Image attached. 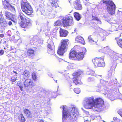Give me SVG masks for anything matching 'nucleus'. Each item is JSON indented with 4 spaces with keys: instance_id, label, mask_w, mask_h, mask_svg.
<instances>
[{
    "instance_id": "nucleus-28",
    "label": "nucleus",
    "mask_w": 122,
    "mask_h": 122,
    "mask_svg": "<svg viewBox=\"0 0 122 122\" xmlns=\"http://www.w3.org/2000/svg\"><path fill=\"white\" fill-rule=\"evenodd\" d=\"M18 119L20 122H25V119L22 113H20L18 117Z\"/></svg>"
},
{
    "instance_id": "nucleus-40",
    "label": "nucleus",
    "mask_w": 122,
    "mask_h": 122,
    "mask_svg": "<svg viewBox=\"0 0 122 122\" xmlns=\"http://www.w3.org/2000/svg\"><path fill=\"white\" fill-rule=\"evenodd\" d=\"M117 112L122 117V108L119 110L117 111Z\"/></svg>"
},
{
    "instance_id": "nucleus-23",
    "label": "nucleus",
    "mask_w": 122,
    "mask_h": 122,
    "mask_svg": "<svg viewBox=\"0 0 122 122\" xmlns=\"http://www.w3.org/2000/svg\"><path fill=\"white\" fill-rule=\"evenodd\" d=\"M94 36L92 35L89 36L88 37L89 41L91 43H96L97 41V39H94Z\"/></svg>"
},
{
    "instance_id": "nucleus-1",
    "label": "nucleus",
    "mask_w": 122,
    "mask_h": 122,
    "mask_svg": "<svg viewBox=\"0 0 122 122\" xmlns=\"http://www.w3.org/2000/svg\"><path fill=\"white\" fill-rule=\"evenodd\" d=\"M104 105V101L101 98H97L94 100L93 97L87 98L86 100V103L84 104V107L86 109L91 108L95 109L97 111L100 109Z\"/></svg>"
},
{
    "instance_id": "nucleus-8",
    "label": "nucleus",
    "mask_w": 122,
    "mask_h": 122,
    "mask_svg": "<svg viewBox=\"0 0 122 122\" xmlns=\"http://www.w3.org/2000/svg\"><path fill=\"white\" fill-rule=\"evenodd\" d=\"M92 61L95 68L98 67H103L105 63L103 58L101 57H96L92 60Z\"/></svg>"
},
{
    "instance_id": "nucleus-37",
    "label": "nucleus",
    "mask_w": 122,
    "mask_h": 122,
    "mask_svg": "<svg viewBox=\"0 0 122 122\" xmlns=\"http://www.w3.org/2000/svg\"><path fill=\"white\" fill-rule=\"evenodd\" d=\"M92 20H96L97 21H101L100 20L98 19V18L96 17L95 16L93 15H92Z\"/></svg>"
},
{
    "instance_id": "nucleus-26",
    "label": "nucleus",
    "mask_w": 122,
    "mask_h": 122,
    "mask_svg": "<svg viewBox=\"0 0 122 122\" xmlns=\"http://www.w3.org/2000/svg\"><path fill=\"white\" fill-rule=\"evenodd\" d=\"M73 15L74 18L77 21L79 20L81 18L79 14L77 12H74L73 13Z\"/></svg>"
},
{
    "instance_id": "nucleus-47",
    "label": "nucleus",
    "mask_w": 122,
    "mask_h": 122,
    "mask_svg": "<svg viewBox=\"0 0 122 122\" xmlns=\"http://www.w3.org/2000/svg\"><path fill=\"white\" fill-rule=\"evenodd\" d=\"M12 73H15V75H16L18 74V73L16 72L15 71H13L12 72Z\"/></svg>"
},
{
    "instance_id": "nucleus-38",
    "label": "nucleus",
    "mask_w": 122,
    "mask_h": 122,
    "mask_svg": "<svg viewBox=\"0 0 122 122\" xmlns=\"http://www.w3.org/2000/svg\"><path fill=\"white\" fill-rule=\"evenodd\" d=\"M113 119V122H119V120L117 117H114Z\"/></svg>"
},
{
    "instance_id": "nucleus-48",
    "label": "nucleus",
    "mask_w": 122,
    "mask_h": 122,
    "mask_svg": "<svg viewBox=\"0 0 122 122\" xmlns=\"http://www.w3.org/2000/svg\"><path fill=\"white\" fill-rule=\"evenodd\" d=\"M84 122H90V121L87 120H86Z\"/></svg>"
},
{
    "instance_id": "nucleus-41",
    "label": "nucleus",
    "mask_w": 122,
    "mask_h": 122,
    "mask_svg": "<svg viewBox=\"0 0 122 122\" xmlns=\"http://www.w3.org/2000/svg\"><path fill=\"white\" fill-rule=\"evenodd\" d=\"M102 4H107V0H102L101 2Z\"/></svg>"
},
{
    "instance_id": "nucleus-13",
    "label": "nucleus",
    "mask_w": 122,
    "mask_h": 122,
    "mask_svg": "<svg viewBox=\"0 0 122 122\" xmlns=\"http://www.w3.org/2000/svg\"><path fill=\"white\" fill-rule=\"evenodd\" d=\"M26 52V56L29 58L33 59L36 56L35 50L31 48L28 49Z\"/></svg>"
},
{
    "instance_id": "nucleus-27",
    "label": "nucleus",
    "mask_w": 122,
    "mask_h": 122,
    "mask_svg": "<svg viewBox=\"0 0 122 122\" xmlns=\"http://www.w3.org/2000/svg\"><path fill=\"white\" fill-rule=\"evenodd\" d=\"M24 114L26 116H27L28 117H29L31 116V113L29 110L27 109H25L23 110Z\"/></svg>"
},
{
    "instance_id": "nucleus-45",
    "label": "nucleus",
    "mask_w": 122,
    "mask_h": 122,
    "mask_svg": "<svg viewBox=\"0 0 122 122\" xmlns=\"http://www.w3.org/2000/svg\"><path fill=\"white\" fill-rule=\"evenodd\" d=\"M8 24L9 25H11L12 24V22L11 21H9L8 23Z\"/></svg>"
},
{
    "instance_id": "nucleus-25",
    "label": "nucleus",
    "mask_w": 122,
    "mask_h": 122,
    "mask_svg": "<svg viewBox=\"0 0 122 122\" xmlns=\"http://www.w3.org/2000/svg\"><path fill=\"white\" fill-rule=\"evenodd\" d=\"M3 5L4 7L6 9L9 8L10 6V5L9 3V2L6 0L3 1Z\"/></svg>"
},
{
    "instance_id": "nucleus-39",
    "label": "nucleus",
    "mask_w": 122,
    "mask_h": 122,
    "mask_svg": "<svg viewBox=\"0 0 122 122\" xmlns=\"http://www.w3.org/2000/svg\"><path fill=\"white\" fill-rule=\"evenodd\" d=\"M58 28H56L54 29L53 30V32L54 33H55V34H56L57 33V30H58Z\"/></svg>"
},
{
    "instance_id": "nucleus-11",
    "label": "nucleus",
    "mask_w": 122,
    "mask_h": 122,
    "mask_svg": "<svg viewBox=\"0 0 122 122\" xmlns=\"http://www.w3.org/2000/svg\"><path fill=\"white\" fill-rule=\"evenodd\" d=\"M117 90V89L115 88H112L108 90V98L112 101L114 100L115 99V97L113 94L115 93Z\"/></svg>"
},
{
    "instance_id": "nucleus-12",
    "label": "nucleus",
    "mask_w": 122,
    "mask_h": 122,
    "mask_svg": "<svg viewBox=\"0 0 122 122\" xmlns=\"http://www.w3.org/2000/svg\"><path fill=\"white\" fill-rule=\"evenodd\" d=\"M25 87L31 88L34 86V84L33 80L30 79H25L23 82Z\"/></svg>"
},
{
    "instance_id": "nucleus-7",
    "label": "nucleus",
    "mask_w": 122,
    "mask_h": 122,
    "mask_svg": "<svg viewBox=\"0 0 122 122\" xmlns=\"http://www.w3.org/2000/svg\"><path fill=\"white\" fill-rule=\"evenodd\" d=\"M75 49L77 51L76 58L75 60L79 61L82 60L86 52V50L84 47L81 48L78 46L75 47Z\"/></svg>"
},
{
    "instance_id": "nucleus-16",
    "label": "nucleus",
    "mask_w": 122,
    "mask_h": 122,
    "mask_svg": "<svg viewBox=\"0 0 122 122\" xmlns=\"http://www.w3.org/2000/svg\"><path fill=\"white\" fill-rule=\"evenodd\" d=\"M75 8L77 10H81L82 9V7L80 0H75L73 4Z\"/></svg>"
},
{
    "instance_id": "nucleus-9",
    "label": "nucleus",
    "mask_w": 122,
    "mask_h": 122,
    "mask_svg": "<svg viewBox=\"0 0 122 122\" xmlns=\"http://www.w3.org/2000/svg\"><path fill=\"white\" fill-rule=\"evenodd\" d=\"M116 7L115 5L112 1L107 0V12L111 15L114 14Z\"/></svg>"
},
{
    "instance_id": "nucleus-4",
    "label": "nucleus",
    "mask_w": 122,
    "mask_h": 122,
    "mask_svg": "<svg viewBox=\"0 0 122 122\" xmlns=\"http://www.w3.org/2000/svg\"><path fill=\"white\" fill-rule=\"evenodd\" d=\"M63 112L62 117L63 121L65 120L68 117H70L72 119L76 117L77 115V111L75 108H72L70 112L68 111V110L65 108L64 106L63 107Z\"/></svg>"
},
{
    "instance_id": "nucleus-3",
    "label": "nucleus",
    "mask_w": 122,
    "mask_h": 122,
    "mask_svg": "<svg viewBox=\"0 0 122 122\" xmlns=\"http://www.w3.org/2000/svg\"><path fill=\"white\" fill-rule=\"evenodd\" d=\"M61 21L63 25V26L64 27H67L68 26L72 25L74 23L73 18L70 15L64 18L61 20ZM61 23L60 21L57 20L54 23V25L55 26H59L60 25Z\"/></svg>"
},
{
    "instance_id": "nucleus-42",
    "label": "nucleus",
    "mask_w": 122,
    "mask_h": 122,
    "mask_svg": "<svg viewBox=\"0 0 122 122\" xmlns=\"http://www.w3.org/2000/svg\"><path fill=\"white\" fill-rule=\"evenodd\" d=\"M4 53V51L3 50H1L0 51V56L2 55Z\"/></svg>"
},
{
    "instance_id": "nucleus-34",
    "label": "nucleus",
    "mask_w": 122,
    "mask_h": 122,
    "mask_svg": "<svg viewBox=\"0 0 122 122\" xmlns=\"http://www.w3.org/2000/svg\"><path fill=\"white\" fill-rule=\"evenodd\" d=\"M107 51V47H103L99 50L100 52L104 53L106 52Z\"/></svg>"
},
{
    "instance_id": "nucleus-46",
    "label": "nucleus",
    "mask_w": 122,
    "mask_h": 122,
    "mask_svg": "<svg viewBox=\"0 0 122 122\" xmlns=\"http://www.w3.org/2000/svg\"><path fill=\"white\" fill-rule=\"evenodd\" d=\"M58 61L60 62H61L62 61V59L60 58H58Z\"/></svg>"
},
{
    "instance_id": "nucleus-17",
    "label": "nucleus",
    "mask_w": 122,
    "mask_h": 122,
    "mask_svg": "<svg viewBox=\"0 0 122 122\" xmlns=\"http://www.w3.org/2000/svg\"><path fill=\"white\" fill-rule=\"evenodd\" d=\"M0 24L3 27H5L7 26V22L4 18L3 15L0 13Z\"/></svg>"
},
{
    "instance_id": "nucleus-50",
    "label": "nucleus",
    "mask_w": 122,
    "mask_h": 122,
    "mask_svg": "<svg viewBox=\"0 0 122 122\" xmlns=\"http://www.w3.org/2000/svg\"><path fill=\"white\" fill-rule=\"evenodd\" d=\"M39 122H44V121L42 120H41Z\"/></svg>"
},
{
    "instance_id": "nucleus-5",
    "label": "nucleus",
    "mask_w": 122,
    "mask_h": 122,
    "mask_svg": "<svg viewBox=\"0 0 122 122\" xmlns=\"http://www.w3.org/2000/svg\"><path fill=\"white\" fill-rule=\"evenodd\" d=\"M22 10L27 15L30 16L32 14L33 10L30 5L26 0H23L21 4Z\"/></svg>"
},
{
    "instance_id": "nucleus-29",
    "label": "nucleus",
    "mask_w": 122,
    "mask_h": 122,
    "mask_svg": "<svg viewBox=\"0 0 122 122\" xmlns=\"http://www.w3.org/2000/svg\"><path fill=\"white\" fill-rule=\"evenodd\" d=\"M11 73L12 76L11 77L10 81L13 82H15L16 80L17 76L14 75V73H12V72H11Z\"/></svg>"
},
{
    "instance_id": "nucleus-32",
    "label": "nucleus",
    "mask_w": 122,
    "mask_h": 122,
    "mask_svg": "<svg viewBox=\"0 0 122 122\" xmlns=\"http://www.w3.org/2000/svg\"><path fill=\"white\" fill-rule=\"evenodd\" d=\"M17 85L19 87L21 91H22L23 88V86L22 85V82L20 81H18V82Z\"/></svg>"
},
{
    "instance_id": "nucleus-10",
    "label": "nucleus",
    "mask_w": 122,
    "mask_h": 122,
    "mask_svg": "<svg viewBox=\"0 0 122 122\" xmlns=\"http://www.w3.org/2000/svg\"><path fill=\"white\" fill-rule=\"evenodd\" d=\"M83 74V72L81 71L75 72L73 73L72 75L74 77L73 78V81L75 85L80 84L81 82V79H79L81 75Z\"/></svg>"
},
{
    "instance_id": "nucleus-18",
    "label": "nucleus",
    "mask_w": 122,
    "mask_h": 122,
    "mask_svg": "<svg viewBox=\"0 0 122 122\" xmlns=\"http://www.w3.org/2000/svg\"><path fill=\"white\" fill-rule=\"evenodd\" d=\"M60 36L61 37H66L67 36L68 33L67 31L62 29L61 28H60L59 31Z\"/></svg>"
},
{
    "instance_id": "nucleus-49",
    "label": "nucleus",
    "mask_w": 122,
    "mask_h": 122,
    "mask_svg": "<svg viewBox=\"0 0 122 122\" xmlns=\"http://www.w3.org/2000/svg\"><path fill=\"white\" fill-rule=\"evenodd\" d=\"M2 41V39L0 38V44L1 43V42Z\"/></svg>"
},
{
    "instance_id": "nucleus-22",
    "label": "nucleus",
    "mask_w": 122,
    "mask_h": 122,
    "mask_svg": "<svg viewBox=\"0 0 122 122\" xmlns=\"http://www.w3.org/2000/svg\"><path fill=\"white\" fill-rule=\"evenodd\" d=\"M22 76L24 79H27V78H29L30 76V72L27 70H25L23 72Z\"/></svg>"
},
{
    "instance_id": "nucleus-15",
    "label": "nucleus",
    "mask_w": 122,
    "mask_h": 122,
    "mask_svg": "<svg viewBox=\"0 0 122 122\" xmlns=\"http://www.w3.org/2000/svg\"><path fill=\"white\" fill-rule=\"evenodd\" d=\"M48 42L47 45L48 50H50L51 51H53L55 49V45L53 42L51 40H50ZM48 52L50 54L52 53V52L50 51V50H48Z\"/></svg>"
},
{
    "instance_id": "nucleus-30",
    "label": "nucleus",
    "mask_w": 122,
    "mask_h": 122,
    "mask_svg": "<svg viewBox=\"0 0 122 122\" xmlns=\"http://www.w3.org/2000/svg\"><path fill=\"white\" fill-rule=\"evenodd\" d=\"M31 78L34 81H36L37 79V77L36 73L34 72L32 73Z\"/></svg>"
},
{
    "instance_id": "nucleus-53",
    "label": "nucleus",
    "mask_w": 122,
    "mask_h": 122,
    "mask_svg": "<svg viewBox=\"0 0 122 122\" xmlns=\"http://www.w3.org/2000/svg\"><path fill=\"white\" fill-rule=\"evenodd\" d=\"M34 37H33V38H32V39H34Z\"/></svg>"
},
{
    "instance_id": "nucleus-19",
    "label": "nucleus",
    "mask_w": 122,
    "mask_h": 122,
    "mask_svg": "<svg viewBox=\"0 0 122 122\" xmlns=\"http://www.w3.org/2000/svg\"><path fill=\"white\" fill-rule=\"evenodd\" d=\"M49 2L53 7L56 8L59 7L57 3V0H48Z\"/></svg>"
},
{
    "instance_id": "nucleus-33",
    "label": "nucleus",
    "mask_w": 122,
    "mask_h": 122,
    "mask_svg": "<svg viewBox=\"0 0 122 122\" xmlns=\"http://www.w3.org/2000/svg\"><path fill=\"white\" fill-rule=\"evenodd\" d=\"M117 43L118 45L122 48V39H119L118 41L117 40Z\"/></svg>"
},
{
    "instance_id": "nucleus-20",
    "label": "nucleus",
    "mask_w": 122,
    "mask_h": 122,
    "mask_svg": "<svg viewBox=\"0 0 122 122\" xmlns=\"http://www.w3.org/2000/svg\"><path fill=\"white\" fill-rule=\"evenodd\" d=\"M76 41L77 42L81 43L83 45L85 44V42L84 39L82 37L77 36L75 38Z\"/></svg>"
},
{
    "instance_id": "nucleus-54",
    "label": "nucleus",
    "mask_w": 122,
    "mask_h": 122,
    "mask_svg": "<svg viewBox=\"0 0 122 122\" xmlns=\"http://www.w3.org/2000/svg\"><path fill=\"white\" fill-rule=\"evenodd\" d=\"M6 42V41H5V42Z\"/></svg>"
},
{
    "instance_id": "nucleus-24",
    "label": "nucleus",
    "mask_w": 122,
    "mask_h": 122,
    "mask_svg": "<svg viewBox=\"0 0 122 122\" xmlns=\"http://www.w3.org/2000/svg\"><path fill=\"white\" fill-rule=\"evenodd\" d=\"M114 61L118 60L121 62H122V55L120 54H117L115 55L113 57Z\"/></svg>"
},
{
    "instance_id": "nucleus-52",
    "label": "nucleus",
    "mask_w": 122,
    "mask_h": 122,
    "mask_svg": "<svg viewBox=\"0 0 122 122\" xmlns=\"http://www.w3.org/2000/svg\"><path fill=\"white\" fill-rule=\"evenodd\" d=\"M112 75V73H110V75L111 76V75Z\"/></svg>"
},
{
    "instance_id": "nucleus-21",
    "label": "nucleus",
    "mask_w": 122,
    "mask_h": 122,
    "mask_svg": "<svg viewBox=\"0 0 122 122\" xmlns=\"http://www.w3.org/2000/svg\"><path fill=\"white\" fill-rule=\"evenodd\" d=\"M77 52V50L76 51L75 50H71L69 53V58L71 59H73L74 58H76Z\"/></svg>"
},
{
    "instance_id": "nucleus-31",
    "label": "nucleus",
    "mask_w": 122,
    "mask_h": 122,
    "mask_svg": "<svg viewBox=\"0 0 122 122\" xmlns=\"http://www.w3.org/2000/svg\"><path fill=\"white\" fill-rule=\"evenodd\" d=\"M5 46L6 47L4 48V49L5 50L6 49L7 52L10 51L14 49L13 47H12L11 46V47H8V45H6Z\"/></svg>"
},
{
    "instance_id": "nucleus-43",
    "label": "nucleus",
    "mask_w": 122,
    "mask_h": 122,
    "mask_svg": "<svg viewBox=\"0 0 122 122\" xmlns=\"http://www.w3.org/2000/svg\"><path fill=\"white\" fill-rule=\"evenodd\" d=\"M87 81L88 82H91L93 81V80L92 78L89 77L87 79Z\"/></svg>"
},
{
    "instance_id": "nucleus-14",
    "label": "nucleus",
    "mask_w": 122,
    "mask_h": 122,
    "mask_svg": "<svg viewBox=\"0 0 122 122\" xmlns=\"http://www.w3.org/2000/svg\"><path fill=\"white\" fill-rule=\"evenodd\" d=\"M5 16L9 20L14 22V21L16 20V16L7 11L5 12Z\"/></svg>"
},
{
    "instance_id": "nucleus-35",
    "label": "nucleus",
    "mask_w": 122,
    "mask_h": 122,
    "mask_svg": "<svg viewBox=\"0 0 122 122\" xmlns=\"http://www.w3.org/2000/svg\"><path fill=\"white\" fill-rule=\"evenodd\" d=\"M9 10L11 12H15V10L14 7L10 5V6L9 8H8Z\"/></svg>"
},
{
    "instance_id": "nucleus-36",
    "label": "nucleus",
    "mask_w": 122,
    "mask_h": 122,
    "mask_svg": "<svg viewBox=\"0 0 122 122\" xmlns=\"http://www.w3.org/2000/svg\"><path fill=\"white\" fill-rule=\"evenodd\" d=\"M74 91L77 94L79 93L80 92V89L78 88H74Z\"/></svg>"
},
{
    "instance_id": "nucleus-2",
    "label": "nucleus",
    "mask_w": 122,
    "mask_h": 122,
    "mask_svg": "<svg viewBox=\"0 0 122 122\" xmlns=\"http://www.w3.org/2000/svg\"><path fill=\"white\" fill-rule=\"evenodd\" d=\"M18 18L21 21L19 25L22 28H24V30L25 31V29H29L32 25L31 20L28 18L23 13H20L18 16Z\"/></svg>"
},
{
    "instance_id": "nucleus-44",
    "label": "nucleus",
    "mask_w": 122,
    "mask_h": 122,
    "mask_svg": "<svg viewBox=\"0 0 122 122\" xmlns=\"http://www.w3.org/2000/svg\"><path fill=\"white\" fill-rule=\"evenodd\" d=\"M4 36V35L3 34H0V37L1 38H3Z\"/></svg>"
},
{
    "instance_id": "nucleus-51",
    "label": "nucleus",
    "mask_w": 122,
    "mask_h": 122,
    "mask_svg": "<svg viewBox=\"0 0 122 122\" xmlns=\"http://www.w3.org/2000/svg\"><path fill=\"white\" fill-rule=\"evenodd\" d=\"M85 5H88V4L87 3H85Z\"/></svg>"
},
{
    "instance_id": "nucleus-6",
    "label": "nucleus",
    "mask_w": 122,
    "mask_h": 122,
    "mask_svg": "<svg viewBox=\"0 0 122 122\" xmlns=\"http://www.w3.org/2000/svg\"><path fill=\"white\" fill-rule=\"evenodd\" d=\"M69 40L67 39H62L61 41V45L58 47L57 53L59 55H63L66 51L69 44Z\"/></svg>"
}]
</instances>
